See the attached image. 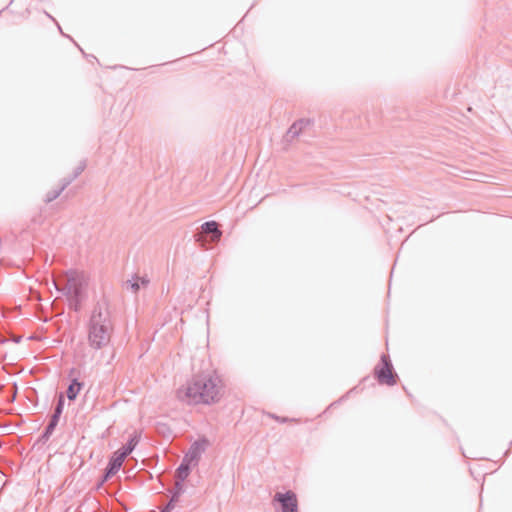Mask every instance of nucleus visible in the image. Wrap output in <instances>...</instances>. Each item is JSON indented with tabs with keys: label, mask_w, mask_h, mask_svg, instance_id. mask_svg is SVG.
I'll return each mask as SVG.
<instances>
[{
	"label": "nucleus",
	"mask_w": 512,
	"mask_h": 512,
	"mask_svg": "<svg viewBox=\"0 0 512 512\" xmlns=\"http://www.w3.org/2000/svg\"><path fill=\"white\" fill-rule=\"evenodd\" d=\"M11 341L15 344H19L22 341V336L13 337Z\"/></svg>",
	"instance_id": "b1692460"
},
{
	"label": "nucleus",
	"mask_w": 512,
	"mask_h": 512,
	"mask_svg": "<svg viewBox=\"0 0 512 512\" xmlns=\"http://www.w3.org/2000/svg\"><path fill=\"white\" fill-rule=\"evenodd\" d=\"M201 230L206 234L212 235L214 241L220 240L223 234L218 222L215 220H209L204 222L201 225Z\"/></svg>",
	"instance_id": "f8f14e48"
},
{
	"label": "nucleus",
	"mask_w": 512,
	"mask_h": 512,
	"mask_svg": "<svg viewBox=\"0 0 512 512\" xmlns=\"http://www.w3.org/2000/svg\"><path fill=\"white\" fill-rule=\"evenodd\" d=\"M66 275V285L58 287L55 281L53 284L58 292L67 297L69 308L75 312H79L82 308L83 302L88 297L87 280L83 274H80L73 269H69L66 272Z\"/></svg>",
	"instance_id": "f03ea898"
},
{
	"label": "nucleus",
	"mask_w": 512,
	"mask_h": 512,
	"mask_svg": "<svg viewBox=\"0 0 512 512\" xmlns=\"http://www.w3.org/2000/svg\"><path fill=\"white\" fill-rule=\"evenodd\" d=\"M357 391H358V386H355V387L351 388L344 395H342L337 401H334L333 403H331L329 407H333V406H335V405L345 401L346 399H348V397L351 394L356 393Z\"/></svg>",
	"instance_id": "a211bd4d"
},
{
	"label": "nucleus",
	"mask_w": 512,
	"mask_h": 512,
	"mask_svg": "<svg viewBox=\"0 0 512 512\" xmlns=\"http://www.w3.org/2000/svg\"><path fill=\"white\" fill-rule=\"evenodd\" d=\"M222 379L216 373H201L193 375L186 385L176 391L178 400L188 405H213L219 403Z\"/></svg>",
	"instance_id": "f257e3e1"
},
{
	"label": "nucleus",
	"mask_w": 512,
	"mask_h": 512,
	"mask_svg": "<svg viewBox=\"0 0 512 512\" xmlns=\"http://www.w3.org/2000/svg\"><path fill=\"white\" fill-rule=\"evenodd\" d=\"M160 512H166V511L160 510Z\"/></svg>",
	"instance_id": "c756f323"
},
{
	"label": "nucleus",
	"mask_w": 512,
	"mask_h": 512,
	"mask_svg": "<svg viewBox=\"0 0 512 512\" xmlns=\"http://www.w3.org/2000/svg\"><path fill=\"white\" fill-rule=\"evenodd\" d=\"M64 191V189H61V186H59L58 188H55V189H52L50 191L47 192L46 196H45V202L46 203H50L52 201H54L55 199H57L60 194Z\"/></svg>",
	"instance_id": "dca6fc26"
},
{
	"label": "nucleus",
	"mask_w": 512,
	"mask_h": 512,
	"mask_svg": "<svg viewBox=\"0 0 512 512\" xmlns=\"http://www.w3.org/2000/svg\"><path fill=\"white\" fill-rule=\"evenodd\" d=\"M56 25H57V27H58V30L60 31V33H61L64 37L69 38V39H70L74 44L76 43V42L74 41V39H73L71 36L64 34V32L62 31L61 26H60L57 22H56Z\"/></svg>",
	"instance_id": "5701e85b"
},
{
	"label": "nucleus",
	"mask_w": 512,
	"mask_h": 512,
	"mask_svg": "<svg viewBox=\"0 0 512 512\" xmlns=\"http://www.w3.org/2000/svg\"><path fill=\"white\" fill-rule=\"evenodd\" d=\"M141 439V433L140 432H133L129 435L127 441L125 444H123L118 450L112 453V457L116 459L118 462L123 464L124 459L130 455Z\"/></svg>",
	"instance_id": "6e6552de"
},
{
	"label": "nucleus",
	"mask_w": 512,
	"mask_h": 512,
	"mask_svg": "<svg viewBox=\"0 0 512 512\" xmlns=\"http://www.w3.org/2000/svg\"><path fill=\"white\" fill-rule=\"evenodd\" d=\"M107 321L108 318L104 315L101 306L96 305L88 322V343L94 350H100L110 341Z\"/></svg>",
	"instance_id": "7ed1b4c3"
},
{
	"label": "nucleus",
	"mask_w": 512,
	"mask_h": 512,
	"mask_svg": "<svg viewBox=\"0 0 512 512\" xmlns=\"http://www.w3.org/2000/svg\"><path fill=\"white\" fill-rule=\"evenodd\" d=\"M273 501L278 504L276 510L279 512H298L297 496L291 490L276 493Z\"/></svg>",
	"instance_id": "0eeeda50"
},
{
	"label": "nucleus",
	"mask_w": 512,
	"mask_h": 512,
	"mask_svg": "<svg viewBox=\"0 0 512 512\" xmlns=\"http://www.w3.org/2000/svg\"><path fill=\"white\" fill-rule=\"evenodd\" d=\"M373 374L380 385L395 386L399 379L390 356L385 353L381 354L379 362L373 369Z\"/></svg>",
	"instance_id": "39448f33"
},
{
	"label": "nucleus",
	"mask_w": 512,
	"mask_h": 512,
	"mask_svg": "<svg viewBox=\"0 0 512 512\" xmlns=\"http://www.w3.org/2000/svg\"><path fill=\"white\" fill-rule=\"evenodd\" d=\"M510 445H512V441L510 442Z\"/></svg>",
	"instance_id": "7c9ffc66"
},
{
	"label": "nucleus",
	"mask_w": 512,
	"mask_h": 512,
	"mask_svg": "<svg viewBox=\"0 0 512 512\" xmlns=\"http://www.w3.org/2000/svg\"><path fill=\"white\" fill-rule=\"evenodd\" d=\"M122 464L110 456L107 466L105 467L103 474L99 478L96 489H100L107 481H109L113 476H115L120 470Z\"/></svg>",
	"instance_id": "1a4fd4ad"
},
{
	"label": "nucleus",
	"mask_w": 512,
	"mask_h": 512,
	"mask_svg": "<svg viewBox=\"0 0 512 512\" xmlns=\"http://www.w3.org/2000/svg\"><path fill=\"white\" fill-rule=\"evenodd\" d=\"M149 279L146 276H139L134 274L131 279L125 282V287L131 290L134 294L138 293L141 287H146L149 284Z\"/></svg>",
	"instance_id": "9b49d317"
},
{
	"label": "nucleus",
	"mask_w": 512,
	"mask_h": 512,
	"mask_svg": "<svg viewBox=\"0 0 512 512\" xmlns=\"http://www.w3.org/2000/svg\"><path fill=\"white\" fill-rule=\"evenodd\" d=\"M45 14L47 15L48 18H50L52 21H54L55 23L57 22L55 20V18L53 16H51L49 13L45 12Z\"/></svg>",
	"instance_id": "393cba45"
},
{
	"label": "nucleus",
	"mask_w": 512,
	"mask_h": 512,
	"mask_svg": "<svg viewBox=\"0 0 512 512\" xmlns=\"http://www.w3.org/2000/svg\"><path fill=\"white\" fill-rule=\"evenodd\" d=\"M268 416L281 424L290 423V422H294V423L299 422V419H297V418H289L286 416H279L274 413H268Z\"/></svg>",
	"instance_id": "f3484780"
},
{
	"label": "nucleus",
	"mask_w": 512,
	"mask_h": 512,
	"mask_svg": "<svg viewBox=\"0 0 512 512\" xmlns=\"http://www.w3.org/2000/svg\"><path fill=\"white\" fill-rule=\"evenodd\" d=\"M367 380H369V376H365L364 378H362L361 382H366Z\"/></svg>",
	"instance_id": "bb28decb"
},
{
	"label": "nucleus",
	"mask_w": 512,
	"mask_h": 512,
	"mask_svg": "<svg viewBox=\"0 0 512 512\" xmlns=\"http://www.w3.org/2000/svg\"><path fill=\"white\" fill-rule=\"evenodd\" d=\"M209 445L210 441L206 436H200L198 439L191 443L188 450L185 452L180 464L176 468V472L179 474L182 480H186L192 469L198 466L202 454L207 450Z\"/></svg>",
	"instance_id": "20e7f679"
},
{
	"label": "nucleus",
	"mask_w": 512,
	"mask_h": 512,
	"mask_svg": "<svg viewBox=\"0 0 512 512\" xmlns=\"http://www.w3.org/2000/svg\"><path fill=\"white\" fill-rule=\"evenodd\" d=\"M8 427V424H0V428L5 429Z\"/></svg>",
	"instance_id": "cd10ccee"
},
{
	"label": "nucleus",
	"mask_w": 512,
	"mask_h": 512,
	"mask_svg": "<svg viewBox=\"0 0 512 512\" xmlns=\"http://www.w3.org/2000/svg\"><path fill=\"white\" fill-rule=\"evenodd\" d=\"M75 372V368H71L70 375Z\"/></svg>",
	"instance_id": "c85d7f7f"
},
{
	"label": "nucleus",
	"mask_w": 512,
	"mask_h": 512,
	"mask_svg": "<svg viewBox=\"0 0 512 512\" xmlns=\"http://www.w3.org/2000/svg\"><path fill=\"white\" fill-rule=\"evenodd\" d=\"M64 407H65V397H64L63 393H60L57 397V402H56L53 414L51 415L48 424L46 425V427L44 428V430L42 431V433L36 440L35 444L44 445L49 441L50 437L52 436L53 432L55 431V429L60 421Z\"/></svg>",
	"instance_id": "423d86ee"
},
{
	"label": "nucleus",
	"mask_w": 512,
	"mask_h": 512,
	"mask_svg": "<svg viewBox=\"0 0 512 512\" xmlns=\"http://www.w3.org/2000/svg\"><path fill=\"white\" fill-rule=\"evenodd\" d=\"M301 128L297 126V124L294 122L287 130L285 134V140L291 141L292 139L298 137L301 133Z\"/></svg>",
	"instance_id": "2eb2a0df"
},
{
	"label": "nucleus",
	"mask_w": 512,
	"mask_h": 512,
	"mask_svg": "<svg viewBox=\"0 0 512 512\" xmlns=\"http://www.w3.org/2000/svg\"><path fill=\"white\" fill-rule=\"evenodd\" d=\"M185 481L186 480H182V478L180 477L179 481L176 483L173 490L170 492L169 501L166 503V505L161 510L166 511V512H171L175 508L180 497L186 491Z\"/></svg>",
	"instance_id": "9d476101"
},
{
	"label": "nucleus",
	"mask_w": 512,
	"mask_h": 512,
	"mask_svg": "<svg viewBox=\"0 0 512 512\" xmlns=\"http://www.w3.org/2000/svg\"><path fill=\"white\" fill-rule=\"evenodd\" d=\"M76 179V177H74V175L71 173L69 174L68 176L64 177L62 180H61V189H65L66 187H68L74 180Z\"/></svg>",
	"instance_id": "aec40b11"
},
{
	"label": "nucleus",
	"mask_w": 512,
	"mask_h": 512,
	"mask_svg": "<svg viewBox=\"0 0 512 512\" xmlns=\"http://www.w3.org/2000/svg\"><path fill=\"white\" fill-rule=\"evenodd\" d=\"M86 168V162L85 161H81L77 167H75V169L73 170L72 174L74 175V177H78L83 171L84 169Z\"/></svg>",
	"instance_id": "412c9836"
},
{
	"label": "nucleus",
	"mask_w": 512,
	"mask_h": 512,
	"mask_svg": "<svg viewBox=\"0 0 512 512\" xmlns=\"http://www.w3.org/2000/svg\"><path fill=\"white\" fill-rule=\"evenodd\" d=\"M155 432L164 438H170L173 434L171 427L167 423L160 421L155 424Z\"/></svg>",
	"instance_id": "4468645a"
},
{
	"label": "nucleus",
	"mask_w": 512,
	"mask_h": 512,
	"mask_svg": "<svg viewBox=\"0 0 512 512\" xmlns=\"http://www.w3.org/2000/svg\"><path fill=\"white\" fill-rule=\"evenodd\" d=\"M511 452V448H508L505 453H504V456L507 457Z\"/></svg>",
	"instance_id": "a878e982"
},
{
	"label": "nucleus",
	"mask_w": 512,
	"mask_h": 512,
	"mask_svg": "<svg viewBox=\"0 0 512 512\" xmlns=\"http://www.w3.org/2000/svg\"><path fill=\"white\" fill-rule=\"evenodd\" d=\"M297 126L301 128V131H303L306 127L312 125L314 123V119L312 118H300L295 121Z\"/></svg>",
	"instance_id": "6ab92c4d"
},
{
	"label": "nucleus",
	"mask_w": 512,
	"mask_h": 512,
	"mask_svg": "<svg viewBox=\"0 0 512 512\" xmlns=\"http://www.w3.org/2000/svg\"><path fill=\"white\" fill-rule=\"evenodd\" d=\"M75 45L80 49V51L82 52V54H83L87 59H91V58H92V59H94V60H96V61L98 62V59H97L94 55H92V54H86V53L83 51V49H82V48H81L77 43H75Z\"/></svg>",
	"instance_id": "4be33fe9"
},
{
	"label": "nucleus",
	"mask_w": 512,
	"mask_h": 512,
	"mask_svg": "<svg viewBox=\"0 0 512 512\" xmlns=\"http://www.w3.org/2000/svg\"><path fill=\"white\" fill-rule=\"evenodd\" d=\"M84 383L80 381L78 378H72L68 384V387L66 389V396L69 401L76 400L79 392L83 388Z\"/></svg>",
	"instance_id": "ddd939ff"
}]
</instances>
